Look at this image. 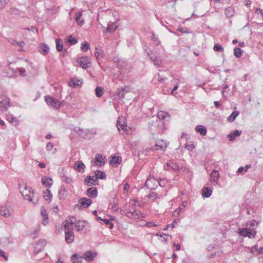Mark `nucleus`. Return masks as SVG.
I'll list each match as a JSON object with an SVG mask.
<instances>
[{
    "label": "nucleus",
    "mask_w": 263,
    "mask_h": 263,
    "mask_svg": "<svg viewBox=\"0 0 263 263\" xmlns=\"http://www.w3.org/2000/svg\"><path fill=\"white\" fill-rule=\"evenodd\" d=\"M73 130L82 138L86 140H89L92 138L97 134L95 129H91V130L88 129H83L79 127H75L73 128Z\"/></svg>",
    "instance_id": "1"
},
{
    "label": "nucleus",
    "mask_w": 263,
    "mask_h": 263,
    "mask_svg": "<svg viewBox=\"0 0 263 263\" xmlns=\"http://www.w3.org/2000/svg\"><path fill=\"white\" fill-rule=\"evenodd\" d=\"M18 186L20 190V192L22 196L24 197V199L30 201H32L34 204H35L37 202V199H36L34 201L32 198V196L33 195L34 192L31 187H28V186L26 185L24 186L23 190H22L21 187V185L20 184L18 185Z\"/></svg>",
    "instance_id": "2"
},
{
    "label": "nucleus",
    "mask_w": 263,
    "mask_h": 263,
    "mask_svg": "<svg viewBox=\"0 0 263 263\" xmlns=\"http://www.w3.org/2000/svg\"><path fill=\"white\" fill-rule=\"evenodd\" d=\"M77 65L84 69H87L91 65L90 59L87 56H82L77 60Z\"/></svg>",
    "instance_id": "3"
},
{
    "label": "nucleus",
    "mask_w": 263,
    "mask_h": 263,
    "mask_svg": "<svg viewBox=\"0 0 263 263\" xmlns=\"http://www.w3.org/2000/svg\"><path fill=\"white\" fill-rule=\"evenodd\" d=\"M106 162V158L102 154H97L95 156L94 160L92 161V163L96 166L101 167L104 166Z\"/></svg>",
    "instance_id": "4"
},
{
    "label": "nucleus",
    "mask_w": 263,
    "mask_h": 263,
    "mask_svg": "<svg viewBox=\"0 0 263 263\" xmlns=\"http://www.w3.org/2000/svg\"><path fill=\"white\" fill-rule=\"evenodd\" d=\"M238 233L243 236L248 237L250 238H254L256 234V231L254 230H251L248 228H239L238 230Z\"/></svg>",
    "instance_id": "5"
},
{
    "label": "nucleus",
    "mask_w": 263,
    "mask_h": 263,
    "mask_svg": "<svg viewBox=\"0 0 263 263\" xmlns=\"http://www.w3.org/2000/svg\"><path fill=\"white\" fill-rule=\"evenodd\" d=\"M45 101L46 103L53 108H59L61 105L60 101L50 96H46L45 97Z\"/></svg>",
    "instance_id": "6"
},
{
    "label": "nucleus",
    "mask_w": 263,
    "mask_h": 263,
    "mask_svg": "<svg viewBox=\"0 0 263 263\" xmlns=\"http://www.w3.org/2000/svg\"><path fill=\"white\" fill-rule=\"evenodd\" d=\"M38 50L42 54L46 55L48 54L49 47L45 43H41L38 47Z\"/></svg>",
    "instance_id": "7"
},
{
    "label": "nucleus",
    "mask_w": 263,
    "mask_h": 263,
    "mask_svg": "<svg viewBox=\"0 0 263 263\" xmlns=\"http://www.w3.org/2000/svg\"><path fill=\"white\" fill-rule=\"evenodd\" d=\"M97 255V253L96 252H92L90 251H86L84 255L83 258L87 261H91L93 260L95 257Z\"/></svg>",
    "instance_id": "8"
},
{
    "label": "nucleus",
    "mask_w": 263,
    "mask_h": 263,
    "mask_svg": "<svg viewBox=\"0 0 263 263\" xmlns=\"http://www.w3.org/2000/svg\"><path fill=\"white\" fill-rule=\"evenodd\" d=\"M79 203L80 205L84 208H88L92 203V200L87 198H80L79 199Z\"/></svg>",
    "instance_id": "9"
},
{
    "label": "nucleus",
    "mask_w": 263,
    "mask_h": 263,
    "mask_svg": "<svg viewBox=\"0 0 263 263\" xmlns=\"http://www.w3.org/2000/svg\"><path fill=\"white\" fill-rule=\"evenodd\" d=\"M120 156H111L109 159V164L110 165L117 166L121 161Z\"/></svg>",
    "instance_id": "10"
},
{
    "label": "nucleus",
    "mask_w": 263,
    "mask_h": 263,
    "mask_svg": "<svg viewBox=\"0 0 263 263\" xmlns=\"http://www.w3.org/2000/svg\"><path fill=\"white\" fill-rule=\"evenodd\" d=\"M141 213L136 210H134L133 211H128L126 214L125 216H127L128 218L133 219H137L139 218L140 214Z\"/></svg>",
    "instance_id": "11"
},
{
    "label": "nucleus",
    "mask_w": 263,
    "mask_h": 263,
    "mask_svg": "<svg viewBox=\"0 0 263 263\" xmlns=\"http://www.w3.org/2000/svg\"><path fill=\"white\" fill-rule=\"evenodd\" d=\"M167 146V145L165 142L163 141V140H160L156 143L154 147L153 148V149L155 151L161 149L164 151Z\"/></svg>",
    "instance_id": "12"
},
{
    "label": "nucleus",
    "mask_w": 263,
    "mask_h": 263,
    "mask_svg": "<svg viewBox=\"0 0 263 263\" xmlns=\"http://www.w3.org/2000/svg\"><path fill=\"white\" fill-rule=\"evenodd\" d=\"M41 214L43 218L42 223L45 226L48 223V216L46 210H45L44 206L41 207Z\"/></svg>",
    "instance_id": "13"
},
{
    "label": "nucleus",
    "mask_w": 263,
    "mask_h": 263,
    "mask_svg": "<svg viewBox=\"0 0 263 263\" xmlns=\"http://www.w3.org/2000/svg\"><path fill=\"white\" fill-rule=\"evenodd\" d=\"M74 238V235L73 231H71V230L65 231V240L68 243L73 242Z\"/></svg>",
    "instance_id": "14"
},
{
    "label": "nucleus",
    "mask_w": 263,
    "mask_h": 263,
    "mask_svg": "<svg viewBox=\"0 0 263 263\" xmlns=\"http://www.w3.org/2000/svg\"><path fill=\"white\" fill-rule=\"evenodd\" d=\"M0 104H1V107L3 111L6 110L11 105L10 99L9 98L0 101Z\"/></svg>",
    "instance_id": "15"
},
{
    "label": "nucleus",
    "mask_w": 263,
    "mask_h": 263,
    "mask_svg": "<svg viewBox=\"0 0 263 263\" xmlns=\"http://www.w3.org/2000/svg\"><path fill=\"white\" fill-rule=\"evenodd\" d=\"M128 91V90L127 89V87H125L121 89V90H118L116 91L115 94L116 98H118L120 99L121 98H124L125 94Z\"/></svg>",
    "instance_id": "16"
},
{
    "label": "nucleus",
    "mask_w": 263,
    "mask_h": 263,
    "mask_svg": "<svg viewBox=\"0 0 263 263\" xmlns=\"http://www.w3.org/2000/svg\"><path fill=\"white\" fill-rule=\"evenodd\" d=\"M85 182L89 186L95 185L98 184L97 179H94L91 176H87L85 178Z\"/></svg>",
    "instance_id": "17"
},
{
    "label": "nucleus",
    "mask_w": 263,
    "mask_h": 263,
    "mask_svg": "<svg viewBox=\"0 0 263 263\" xmlns=\"http://www.w3.org/2000/svg\"><path fill=\"white\" fill-rule=\"evenodd\" d=\"M83 83L82 79H77L75 78H71L69 84V85L73 87H77L80 86Z\"/></svg>",
    "instance_id": "18"
},
{
    "label": "nucleus",
    "mask_w": 263,
    "mask_h": 263,
    "mask_svg": "<svg viewBox=\"0 0 263 263\" xmlns=\"http://www.w3.org/2000/svg\"><path fill=\"white\" fill-rule=\"evenodd\" d=\"M96 52L95 53V55L96 57L97 60L98 61V63L99 65H100V60L101 58H103L104 56V51L100 48L97 47L96 48Z\"/></svg>",
    "instance_id": "19"
},
{
    "label": "nucleus",
    "mask_w": 263,
    "mask_h": 263,
    "mask_svg": "<svg viewBox=\"0 0 263 263\" xmlns=\"http://www.w3.org/2000/svg\"><path fill=\"white\" fill-rule=\"evenodd\" d=\"M87 195L90 198H95L97 196L98 191L96 187H91L87 190Z\"/></svg>",
    "instance_id": "20"
},
{
    "label": "nucleus",
    "mask_w": 263,
    "mask_h": 263,
    "mask_svg": "<svg viewBox=\"0 0 263 263\" xmlns=\"http://www.w3.org/2000/svg\"><path fill=\"white\" fill-rule=\"evenodd\" d=\"M42 183L44 186L50 187L52 184V180L51 178L45 176L42 179Z\"/></svg>",
    "instance_id": "21"
},
{
    "label": "nucleus",
    "mask_w": 263,
    "mask_h": 263,
    "mask_svg": "<svg viewBox=\"0 0 263 263\" xmlns=\"http://www.w3.org/2000/svg\"><path fill=\"white\" fill-rule=\"evenodd\" d=\"M74 168L79 172H83L85 165L82 161H78L74 164Z\"/></svg>",
    "instance_id": "22"
},
{
    "label": "nucleus",
    "mask_w": 263,
    "mask_h": 263,
    "mask_svg": "<svg viewBox=\"0 0 263 263\" xmlns=\"http://www.w3.org/2000/svg\"><path fill=\"white\" fill-rule=\"evenodd\" d=\"M1 215L4 217H9L10 216V212L9 209L6 206H2L0 209Z\"/></svg>",
    "instance_id": "23"
},
{
    "label": "nucleus",
    "mask_w": 263,
    "mask_h": 263,
    "mask_svg": "<svg viewBox=\"0 0 263 263\" xmlns=\"http://www.w3.org/2000/svg\"><path fill=\"white\" fill-rule=\"evenodd\" d=\"M212 190L210 187H204L202 190V195L205 198L210 197L212 195Z\"/></svg>",
    "instance_id": "24"
},
{
    "label": "nucleus",
    "mask_w": 263,
    "mask_h": 263,
    "mask_svg": "<svg viewBox=\"0 0 263 263\" xmlns=\"http://www.w3.org/2000/svg\"><path fill=\"white\" fill-rule=\"evenodd\" d=\"M241 134V131L235 130L233 133H231L230 134L228 135V137L229 140L232 141L235 140L236 137L239 136Z\"/></svg>",
    "instance_id": "25"
},
{
    "label": "nucleus",
    "mask_w": 263,
    "mask_h": 263,
    "mask_svg": "<svg viewBox=\"0 0 263 263\" xmlns=\"http://www.w3.org/2000/svg\"><path fill=\"white\" fill-rule=\"evenodd\" d=\"M195 130L197 133H199L202 136H205L207 132L205 127L201 125H197Z\"/></svg>",
    "instance_id": "26"
},
{
    "label": "nucleus",
    "mask_w": 263,
    "mask_h": 263,
    "mask_svg": "<svg viewBox=\"0 0 263 263\" xmlns=\"http://www.w3.org/2000/svg\"><path fill=\"white\" fill-rule=\"evenodd\" d=\"M83 257L78 254H74L71 256V259L72 263H82Z\"/></svg>",
    "instance_id": "27"
},
{
    "label": "nucleus",
    "mask_w": 263,
    "mask_h": 263,
    "mask_svg": "<svg viewBox=\"0 0 263 263\" xmlns=\"http://www.w3.org/2000/svg\"><path fill=\"white\" fill-rule=\"evenodd\" d=\"M85 221L83 220H78L76 224H75V228L77 231H82L84 228L85 227Z\"/></svg>",
    "instance_id": "28"
},
{
    "label": "nucleus",
    "mask_w": 263,
    "mask_h": 263,
    "mask_svg": "<svg viewBox=\"0 0 263 263\" xmlns=\"http://www.w3.org/2000/svg\"><path fill=\"white\" fill-rule=\"evenodd\" d=\"M95 174L96 178L97 179V180L98 179H105L106 177L105 173L100 170H96L95 172Z\"/></svg>",
    "instance_id": "29"
},
{
    "label": "nucleus",
    "mask_w": 263,
    "mask_h": 263,
    "mask_svg": "<svg viewBox=\"0 0 263 263\" xmlns=\"http://www.w3.org/2000/svg\"><path fill=\"white\" fill-rule=\"evenodd\" d=\"M6 119L14 126L17 125L18 123V120L12 115L7 116Z\"/></svg>",
    "instance_id": "30"
},
{
    "label": "nucleus",
    "mask_w": 263,
    "mask_h": 263,
    "mask_svg": "<svg viewBox=\"0 0 263 263\" xmlns=\"http://www.w3.org/2000/svg\"><path fill=\"white\" fill-rule=\"evenodd\" d=\"M67 190L64 187H61L58 194L60 199H64L67 195Z\"/></svg>",
    "instance_id": "31"
},
{
    "label": "nucleus",
    "mask_w": 263,
    "mask_h": 263,
    "mask_svg": "<svg viewBox=\"0 0 263 263\" xmlns=\"http://www.w3.org/2000/svg\"><path fill=\"white\" fill-rule=\"evenodd\" d=\"M256 16L258 20H263V11L262 9L259 8L256 9L254 13V17Z\"/></svg>",
    "instance_id": "32"
},
{
    "label": "nucleus",
    "mask_w": 263,
    "mask_h": 263,
    "mask_svg": "<svg viewBox=\"0 0 263 263\" xmlns=\"http://www.w3.org/2000/svg\"><path fill=\"white\" fill-rule=\"evenodd\" d=\"M43 197L45 200L50 202L51 200L52 194L49 190H46L44 192Z\"/></svg>",
    "instance_id": "33"
},
{
    "label": "nucleus",
    "mask_w": 263,
    "mask_h": 263,
    "mask_svg": "<svg viewBox=\"0 0 263 263\" xmlns=\"http://www.w3.org/2000/svg\"><path fill=\"white\" fill-rule=\"evenodd\" d=\"M119 121H118V123H117V127H118V130L120 131L121 130V128H122V129H123V130L125 131V132L126 133L127 135H130L132 133V132L130 130V129L128 128H127V126H124L123 124H119Z\"/></svg>",
    "instance_id": "34"
},
{
    "label": "nucleus",
    "mask_w": 263,
    "mask_h": 263,
    "mask_svg": "<svg viewBox=\"0 0 263 263\" xmlns=\"http://www.w3.org/2000/svg\"><path fill=\"white\" fill-rule=\"evenodd\" d=\"M56 48L59 52L62 51L63 49V44L61 39H57L55 41Z\"/></svg>",
    "instance_id": "35"
},
{
    "label": "nucleus",
    "mask_w": 263,
    "mask_h": 263,
    "mask_svg": "<svg viewBox=\"0 0 263 263\" xmlns=\"http://www.w3.org/2000/svg\"><path fill=\"white\" fill-rule=\"evenodd\" d=\"M234 8L232 7L227 8L225 10V15L228 18L232 17L234 15Z\"/></svg>",
    "instance_id": "36"
},
{
    "label": "nucleus",
    "mask_w": 263,
    "mask_h": 263,
    "mask_svg": "<svg viewBox=\"0 0 263 263\" xmlns=\"http://www.w3.org/2000/svg\"><path fill=\"white\" fill-rule=\"evenodd\" d=\"M66 42L70 45H75L78 43V40L73 37L72 35H69L67 37Z\"/></svg>",
    "instance_id": "37"
},
{
    "label": "nucleus",
    "mask_w": 263,
    "mask_h": 263,
    "mask_svg": "<svg viewBox=\"0 0 263 263\" xmlns=\"http://www.w3.org/2000/svg\"><path fill=\"white\" fill-rule=\"evenodd\" d=\"M211 177L213 178L211 179V181L216 182L219 178V173L217 170H213L211 174Z\"/></svg>",
    "instance_id": "38"
},
{
    "label": "nucleus",
    "mask_w": 263,
    "mask_h": 263,
    "mask_svg": "<svg viewBox=\"0 0 263 263\" xmlns=\"http://www.w3.org/2000/svg\"><path fill=\"white\" fill-rule=\"evenodd\" d=\"M167 165L174 170H179V164L173 161H170L167 163Z\"/></svg>",
    "instance_id": "39"
},
{
    "label": "nucleus",
    "mask_w": 263,
    "mask_h": 263,
    "mask_svg": "<svg viewBox=\"0 0 263 263\" xmlns=\"http://www.w3.org/2000/svg\"><path fill=\"white\" fill-rule=\"evenodd\" d=\"M258 223L255 220H252L247 223L248 229H251V230H255L257 227Z\"/></svg>",
    "instance_id": "40"
},
{
    "label": "nucleus",
    "mask_w": 263,
    "mask_h": 263,
    "mask_svg": "<svg viewBox=\"0 0 263 263\" xmlns=\"http://www.w3.org/2000/svg\"><path fill=\"white\" fill-rule=\"evenodd\" d=\"M157 117L160 119H165L166 117L170 118V116L168 112L161 111L158 112Z\"/></svg>",
    "instance_id": "41"
},
{
    "label": "nucleus",
    "mask_w": 263,
    "mask_h": 263,
    "mask_svg": "<svg viewBox=\"0 0 263 263\" xmlns=\"http://www.w3.org/2000/svg\"><path fill=\"white\" fill-rule=\"evenodd\" d=\"M95 93L97 97H101L103 93V89L101 86H97L95 89Z\"/></svg>",
    "instance_id": "42"
},
{
    "label": "nucleus",
    "mask_w": 263,
    "mask_h": 263,
    "mask_svg": "<svg viewBox=\"0 0 263 263\" xmlns=\"http://www.w3.org/2000/svg\"><path fill=\"white\" fill-rule=\"evenodd\" d=\"M238 111H233L232 113L230 115V116L228 118V120L231 122L233 121L236 119V118L238 116Z\"/></svg>",
    "instance_id": "43"
},
{
    "label": "nucleus",
    "mask_w": 263,
    "mask_h": 263,
    "mask_svg": "<svg viewBox=\"0 0 263 263\" xmlns=\"http://www.w3.org/2000/svg\"><path fill=\"white\" fill-rule=\"evenodd\" d=\"M89 48L90 46L87 42H84L82 43L81 49L82 51H86L89 49Z\"/></svg>",
    "instance_id": "44"
},
{
    "label": "nucleus",
    "mask_w": 263,
    "mask_h": 263,
    "mask_svg": "<svg viewBox=\"0 0 263 263\" xmlns=\"http://www.w3.org/2000/svg\"><path fill=\"white\" fill-rule=\"evenodd\" d=\"M242 50L240 48H235L234 50V54L237 58H239L242 55Z\"/></svg>",
    "instance_id": "45"
},
{
    "label": "nucleus",
    "mask_w": 263,
    "mask_h": 263,
    "mask_svg": "<svg viewBox=\"0 0 263 263\" xmlns=\"http://www.w3.org/2000/svg\"><path fill=\"white\" fill-rule=\"evenodd\" d=\"M213 49L215 51H218V52H223L224 51L223 48L222 47V46L221 45H220L219 44H215V45L213 47Z\"/></svg>",
    "instance_id": "46"
},
{
    "label": "nucleus",
    "mask_w": 263,
    "mask_h": 263,
    "mask_svg": "<svg viewBox=\"0 0 263 263\" xmlns=\"http://www.w3.org/2000/svg\"><path fill=\"white\" fill-rule=\"evenodd\" d=\"M116 62L117 63L118 66L121 68L124 67L126 65L125 61L121 59L118 60Z\"/></svg>",
    "instance_id": "47"
},
{
    "label": "nucleus",
    "mask_w": 263,
    "mask_h": 263,
    "mask_svg": "<svg viewBox=\"0 0 263 263\" xmlns=\"http://www.w3.org/2000/svg\"><path fill=\"white\" fill-rule=\"evenodd\" d=\"M150 59L153 62L155 65L159 67L161 65V62L157 58H154L153 57H150Z\"/></svg>",
    "instance_id": "48"
},
{
    "label": "nucleus",
    "mask_w": 263,
    "mask_h": 263,
    "mask_svg": "<svg viewBox=\"0 0 263 263\" xmlns=\"http://www.w3.org/2000/svg\"><path fill=\"white\" fill-rule=\"evenodd\" d=\"M16 70L21 76L23 77L26 76L27 74L26 73V70L24 68H17Z\"/></svg>",
    "instance_id": "49"
},
{
    "label": "nucleus",
    "mask_w": 263,
    "mask_h": 263,
    "mask_svg": "<svg viewBox=\"0 0 263 263\" xmlns=\"http://www.w3.org/2000/svg\"><path fill=\"white\" fill-rule=\"evenodd\" d=\"M116 27L115 26L114 24L108 25L107 27V31L109 32H112L116 30Z\"/></svg>",
    "instance_id": "50"
},
{
    "label": "nucleus",
    "mask_w": 263,
    "mask_h": 263,
    "mask_svg": "<svg viewBox=\"0 0 263 263\" xmlns=\"http://www.w3.org/2000/svg\"><path fill=\"white\" fill-rule=\"evenodd\" d=\"M62 180L63 181H64L66 183H70L72 181V179L71 178H70L65 175H63V176H62Z\"/></svg>",
    "instance_id": "51"
},
{
    "label": "nucleus",
    "mask_w": 263,
    "mask_h": 263,
    "mask_svg": "<svg viewBox=\"0 0 263 263\" xmlns=\"http://www.w3.org/2000/svg\"><path fill=\"white\" fill-rule=\"evenodd\" d=\"M46 244V241L44 239H40L37 241V245H40L41 247L44 248Z\"/></svg>",
    "instance_id": "52"
},
{
    "label": "nucleus",
    "mask_w": 263,
    "mask_h": 263,
    "mask_svg": "<svg viewBox=\"0 0 263 263\" xmlns=\"http://www.w3.org/2000/svg\"><path fill=\"white\" fill-rule=\"evenodd\" d=\"M39 236V230H35L33 231V232L30 234V237L32 239H35V238Z\"/></svg>",
    "instance_id": "53"
},
{
    "label": "nucleus",
    "mask_w": 263,
    "mask_h": 263,
    "mask_svg": "<svg viewBox=\"0 0 263 263\" xmlns=\"http://www.w3.org/2000/svg\"><path fill=\"white\" fill-rule=\"evenodd\" d=\"M158 182L160 186L164 187L167 183V181L165 179H160L159 181H158Z\"/></svg>",
    "instance_id": "54"
},
{
    "label": "nucleus",
    "mask_w": 263,
    "mask_h": 263,
    "mask_svg": "<svg viewBox=\"0 0 263 263\" xmlns=\"http://www.w3.org/2000/svg\"><path fill=\"white\" fill-rule=\"evenodd\" d=\"M151 181V179H149V178H147V180H146V182H145V186H146L147 187V188H148L150 190H154L155 189V187H153L152 186H151L150 185V182Z\"/></svg>",
    "instance_id": "55"
},
{
    "label": "nucleus",
    "mask_w": 263,
    "mask_h": 263,
    "mask_svg": "<svg viewBox=\"0 0 263 263\" xmlns=\"http://www.w3.org/2000/svg\"><path fill=\"white\" fill-rule=\"evenodd\" d=\"M64 228L65 229V231H69V230H71V231H73V226L71 225V224H64Z\"/></svg>",
    "instance_id": "56"
},
{
    "label": "nucleus",
    "mask_w": 263,
    "mask_h": 263,
    "mask_svg": "<svg viewBox=\"0 0 263 263\" xmlns=\"http://www.w3.org/2000/svg\"><path fill=\"white\" fill-rule=\"evenodd\" d=\"M177 220H178L177 219L174 220L173 223L172 224H167L166 226V228L165 229H164V230H166L168 227H170L172 228L175 227V224H176L177 223Z\"/></svg>",
    "instance_id": "57"
},
{
    "label": "nucleus",
    "mask_w": 263,
    "mask_h": 263,
    "mask_svg": "<svg viewBox=\"0 0 263 263\" xmlns=\"http://www.w3.org/2000/svg\"><path fill=\"white\" fill-rule=\"evenodd\" d=\"M69 220L70 221V224L73 226L76 222V217L74 216L70 217L69 218Z\"/></svg>",
    "instance_id": "58"
},
{
    "label": "nucleus",
    "mask_w": 263,
    "mask_h": 263,
    "mask_svg": "<svg viewBox=\"0 0 263 263\" xmlns=\"http://www.w3.org/2000/svg\"><path fill=\"white\" fill-rule=\"evenodd\" d=\"M147 198H151L152 197H155V198H157L158 197V194L155 192H152L147 196Z\"/></svg>",
    "instance_id": "59"
},
{
    "label": "nucleus",
    "mask_w": 263,
    "mask_h": 263,
    "mask_svg": "<svg viewBox=\"0 0 263 263\" xmlns=\"http://www.w3.org/2000/svg\"><path fill=\"white\" fill-rule=\"evenodd\" d=\"M0 257H2L6 260H8V257H7V256H6L5 252L1 249H0Z\"/></svg>",
    "instance_id": "60"
},
{
    "label": "nucleus",
    "mask_w": 263,
    "mask_h": 263,
    "mask_svg": "<svg viewBox=\"0 0 263 263\" xmlns=\"http://www.w3.org/2000/svg\"><path fill=\"white\" fill-rule=\"evenodd\" d=\"M53 147V144L52 143H51V142H49L48 143L47 145H46V149L47 150V151H50L52 149Z\"/></svg>",
    "instance_id": "61"
},
{
    "label": "nucleus",
    "mask_w": 263,
    "mask_h": 263,
    "mask_svg": "<svg viewBox=\"0 0 263 263\" xmlns=\"http://www.w3.org/2000/svg\"><path fill=\"white\" fill-rule=\"evenodd\" d=\"M185 148H186L189 151H192L194 148V146L192 144H186Z\"/></svg>",
    "instance_id": "62"
},
{
    "label": "nucleus",
    "mask_w": 263,
    "mask_h": 263,
    "mask_svg": "<svg viewBox=\"0 0 263 263\" xmlns=\"http://www.w3.org/2000/svg\"><path fill=\"white\" fill-rule=\"evenodd\" d=\"M255 255H263V247H260L258 248V251L257 252V254H255Z\"/></svg>",
    "instance_id": "63"
},
{
    "label": "nucleus",
    "mask_w": 263,
    "mask_h": 263,
    "mask_svg": "<svg viewBox=\"0 0 263 263\" xmlns=\"http://www.w3.org/2000/svg\"><path fill=\"white\" fill-rule=\"evenodd\" d=\"M43 249V248H40L39 249H37L36 247H35L34 250V253L37 254L39 253Z\"/></svg>",
    "instance_id": "64"
}]
</instances>
